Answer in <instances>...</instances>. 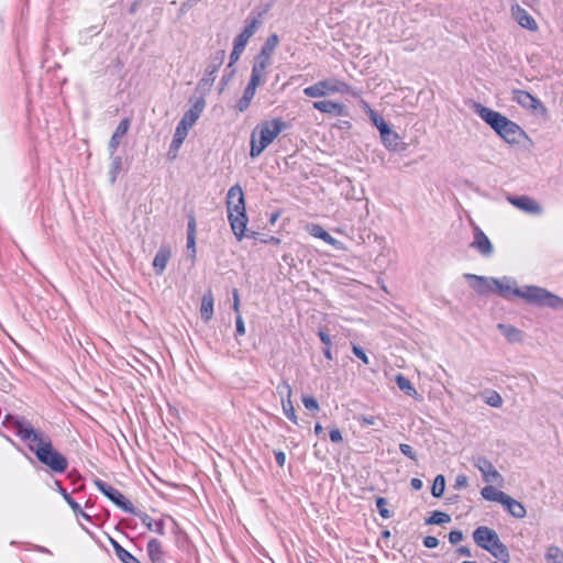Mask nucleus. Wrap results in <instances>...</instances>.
<instances>
[{"label": "nucleus", "mask_w": 563, "mask_h": 563, "mask_svg": "<svg viewBox=\"0 0 563 563\" xmlns=\"http://www.w3.org/2000/svg\"><path fill=\"white\" fill-rule=\"evenodd\" d=\"M278 43H279V37L277 34H271L265 43L263 44L262 48H261V52L260 54L264 55V56H268V57H272L275 48L278 46Z\"/></svg>", "instance_id": "c9c22d12"}, {"label": "nucleus", "mask_w": 563, "mask_h": 563, "mask_svg": "<svg viewBox=\"0 0 563 563\" xmlns=\"http://www.w3.org/2000/svg\"><path fill=\"white\" fill-rule=\"evenodd\" d=\"M187 135H188V131L187 130H185V129H183V128H180L178 125L176 126V130H175L172 143H170V146H169V151H168V155L169 156H173V157L176 156L177 151L179 150V147L184 143V141L187 137Z\"/></svg>", "instance_id": "72a5a7b5"}, {"label": "nucleus", "mask_w": 563, "mask_h": 563, "mask_svg": "<svg viewBox=\"0 0 563 563\" xmlns=\"http://www.w3.org/2000/svg\"><path fill=\"white\" fill-rule=\"evenodd\" d=\"M547 563H563V551L556 545H550L545 553Z\"/></svg>", "instance_id": "4c0bfd02"}, {"label": "nucleus", "mask_w": 563, "mask_h": 563, "mask_svg": "<svg viewBox=\"0 0 563 563\" xmlns=\"http://www.w3.org/2000/svg\"><path fill=\"white\" fill-rule=\"evenodd\" d=\"M146 552L152 563H167L163 544L158 539L152 538L148 540Z\"/></svg>", "instance_id": "4be33fe9"}, {"label": "nucleus", "mask_w": 563, "mask_h": 563, "mask_svg": "<svg viewBox=\"0 0 563 563\" xmlns=\"http://www.w3.org/2000/svg\"><path fill=\"white\" fill-rule=\"evenodd\" d=\"M271 65V57L258 54L255 57V62L252 68L250 81H254L257 85L263 82V76L266 68Z\"/></svg>", "instance_id": "aec40b11"}, {"label": "nucleus", "mask_w": 563, "mask_h": 563, "mask_svg": "<svg viewBox=\"0 0 563 563\" xmlns=\"http://www.w3.org/2000/svg\"><path fill=\"white\" fill-rule=\"evenodd\" d=\"M56 489L57 492L63 496L64 500L68 504V506L71 508L76 517H82L86 520L90 521V516L87 515L80 505L70 496V494L67 493V490L62 486L59 481H55Z\"/></svg>", "instance_id": "5701e85b"}, {"label": "nucleus", "mask_w": 563, "mask_h": 563, "mask_svg": "<svg viewBox=\"0 0 563 563\" xmlns=\"http://www.w3.org/2000/svg\"><path fill=\"white\" fill-rule=\"evenodd\" d=\"M318 336H319L320 341H321L324 345H327V346H331V344H332V342H331V338H330V334H329L327 331H324V330L320 329V330L318 331Z\"/></svg>", "instance_id": "680f3d73"}, {"label": "nucleus", "mask_w": 563, "mask_h": 563, "mask_svg": "<svg viewBox=\"0 0 563 563\" xmlns=\"http://www.w3.org/2000/svg\"><path fill=\"white\" fill-rule=\"evenodd\" d=\"M231 197H238V205L235 206V208L239 209V211L233 213L230 211L228 213V219L236 240L242 241L243 238L257 239V236L260 235L258 232L249 231L246 229L249 218L245 209L244 194L240 185L236 184L233 186Z\"/></svg>", "instance_id": "39448f33"}, {"label": "nucleus", "mask_w": 563, "mask_h": 563, "mask_svg": "<svg viewBox=\"0 0 563 563\" xmlns=\"http://www.w3.org/2000/svg\"><path fill=\"white\" fill-rule=\"evenodd\" d=\"M464 277L468 280L471 288L478 295L483 296L489 292H495L494 284H497V278L478 276L470 273L464 274Z\"/></svg>", "instance_id": "f8f14e48"}, {"label": "nucleus", "mask_w": 563, "mask_h": 563, "mask_svg": "<svg viewBox=\"0 0 563 563\" xmlns=\"http://www.w3.org/2000/svg\"><path fill=\"white\" fill-rule=\"evenodd\" d=\"M377 418L374 416H362L360 421L363 426H373L375 424Z\"/></svg>", "instance_id": "69168bd1"}, {"label": "nucleus", "mask_w": 563, "mask_h": 563, "mask_svg": "<svg viewBox=\"0 0 563 563\" xmlns=\"http://www.w3.org/2000/svg\"><path fill=\"white\" fill-rule=\"evenodd\" d=\"M451 521V516L442 511H433L430 517L426 519V525H444Z\"/></svg>", "instance_id": "ea45409f"}, {"label": "nucleus", "mask_w": 563, "mask_h": 563, "mask_svg": "<svg viewBox=\"0 0 563 563\" xmlns=\"http://www.w3.org/2000/svg\"><path fill=\"white\" fill-rule=\"evenodd\" d=\"M110 157L112 159L111 167H110V176H111L110 181L113 184L117 180V176L121 170L122 157L119 155H115V153L113 154V156H110Z\"/></svg>", "instance_id": "37998d69"}, {"label": "nucleus", "mask_w": 563, "mask_h": 563, "mask_svg": "<svg viewBox=\"0 0 563 563\" xmlns=\"http://www.w3.org/2000/svg\"><path fill=\"white\" fill-rule=\"evenodd\" d=\"M410 485L415 490H419L422 488L423 483L420 478L415 477L411 479Z\"/></svg>", "instance_id": "774afa93"}, {"label": "nucleus", "mask_w": 563, "mask_h": 563, "mask_svg": "<svg viewBox=\"0 0 563 563\" xmlns=\"http://www.w3.org/2000/svg\"><path fill=\"white\" fill-rule=\"evenodd\" d=\"M286 123L280 119L265 121L252 133L250 156L255 158L285 130Z\"/></svg>", "instance_id": "20e7f679"}, {"label": "nucleus", "mask_w": 563, "mask_h": 563, "mask_svg": "<svg viewBox=\"0 0 563 563\" xmlns=\"http://www.w3.org/2000/svg\"><path fill=\"white\" fill-rule=\"evenodd\" d=\"M233 310L236 312V314L240 313V296L238 289H233Z\"/></svg>", "instance_id": "0e129e2a"}, {"label": "nucleus", "mask_w": 563, "mask_h": 563, "mask_svg": "<svg viewBox=\"0 0 563 563\" xmlns=\"http://www.w3.org/2000/svg\"><path fill=\"white\" fill-rule=\"evenodd\" d=\"M398 388L408 396H416L417 390L412 386L411 382L402 374H398L395 378Z\"/></svg>", "instance_id": "e433bc0d"}, {"label": "nucleus", "mask_w": 563, "mask_h": 563, "mask_svg": "<svg viewBox=\"0 0 563 563\" xmlns=\"http://www.w3.org/2000/svg\"><path fill=\"white\" fill-rule=\"evenodd\" d=\"M232 191H233V186L229 189L228 195H227V209H228V213L230 211L232 213L239 211V209L235 208V206L238 205V197L232 198L231 197Z\"/></svg>", "instance_id": "8fccbe9b"}, {"label": "nucleus", "mask_w": 563, "mask_h": 563, "mask_svg": "<svg viewBox=\"0 0 563 563\" xmlns=\"http://www.w3.org/2000/svg\"><path fill=\"white\" fill-rule=\"evenodd\" d=\"M497 329L503 333V335L510 343H518V342L522 341V331L514 325L498 323Z\"/></svg>", "instance_id": "7c9ffc66"}, {"label": "nucleus", "mask_w": 563, "mask_h": 563, "mask_svg": "<svg viewBox=\"0 0 563 563\" xmlns=\"http://www.w3.org/2000/svg\"><path fill=\"white\" fill-rule=\"evenodd\" d=\"M247 24L242 30V32L234 38V44L245 48L249 40L254 35L257 29L261 25V21L257 18H253L246 21Z\"/></svg>", "instance_id": "412c9836"}, {"label": "nucleus", "mask_w": 563, "mask_h": 563, "mask_svg": "<svg viewBox=\"0 0 563 563\" xmlns=\"http://www.w3.org/2000/svg\"><path fill=\"white\" fill-rule=\"evenodd\" d=\"M313 108L323 113L344 115L345 106L343 103L334 102L331 100L314 101Z\"/></svg>", "instance_id": "b1692460"}, {"label": "nucleus", "mask_w": 563, "mask_h": 563, "mask_svg": "<svg viewBox=\"0 0 563 563\" xmlns=\"http://www.w3.org/2000/svg\"><path fill=\"white\" fill-rule=\"evenodd\" d=\"M512 16L518 24L529 31H537L538 23L536 20L519 4L511 7Z\"/></svg>", "instance_id": "a211bd4d"}, {"label": "nucleus", "mask_w": 563, "mask_h": 563, "mask_svg": "<svg viewBox=\"0 0 563 563\" xmlns=\"http://www.w3.org/2000/svg\"><path fill=\"white\" fill-rule=\"evenodd\" d=\"M423 545L428 549H434L439 544V540L433 536H427L423 538Z\"/></svg>", "instance_id": "bf43d9fd"}, {"label": "nucleus", "mask_w": 563, "mask_h": 563, "mask_svg": "<svg viewBox=\"0 0 563 563\" xmlns=\"http://www.w3.org/2000/svg\"><path fill=\"white\" fill-rule=\"evenodd\" d=\"M245 334V324L241 314H236L235 318V338Z\"/></svg>", "instance_id": "5fc2aeb1"}, {"label": "nucleus", "mask_w": 563, "mask_h": 563, "mask_svg": "<svg viewBox=\"0 0 563 563\" xmlns=\"http://www.w3.org/2000/svg\"><path fill=\"white\" fill-rule=\"evenodd\" d=\"M463 538H464V534L461 530H452L449 533V541L452 544H457L459 542H461L463 540Z\"/></svg>", "instance_id": "4d7b16f0"}, {"label": "nucleus", "mask_w": 563, "mask_h": 563, "mask_svg": "<svg viewBox=\"0 0 563 563\" xmlns=\"http://www.w3.org/2000/svg\"><path fill=\"white\" fill-rule=\"evenodd\" d=\"M95 485L97 486L99 492H101L107 498H109L117 507H119L120 509L128 514L136 515V508L117 488L112 487L111 485L107 484L106 482L99 478L95 481Z\"/></svg>", "instance_id": "1a4fd4ad"}, {"label": "nucleus", "mask_w": 563, "mask_h": 563, "mask_svg": "<svg viewBox=\"0 0 563 563\" xmlns=\"http://www.w3.org/2000/svg\"><path fill=\"white\" fill-rule=\"evenodd\" d=\"M495 285V292H498L504 298L509 295L525 299L528 303L538 307H548L555 310L563 309V298L539 286H525L517 287V282L510 277L497 279Z\"/></svg>", "instance_id": "f257e3e1"}, {"label": "nucleus", "mask_w": 563, "mask_h": 563, "mask_svg": "<svg viewBox=\"0 0 563 563\" xmlns=\"http://www.w3.org/2000/svg\"><path fill=\"white\" fill-rule=\"evenodd\" d=\"M256 240H260L264 244H279L280 239L273 235H263L260 233Z\"/></svg>", "instance_id": "13d9d810"}, {"label": "nucleus", "mask_w": 563, "mask_h": 563, "mask_svg": "<svg viewBox=\"0 0 563 563\" xmlns=\"http://www.w3.org/2000/svg\"><path fill=\"white\" fill-rule=\"evenodd\" d=\"M271 65V57L258 54L255 57V62L252 68L250 81H254L257 85L263 82V76L266 68Z\"/></svg>", "instance_id": "6ab92c4d"}, {"label": "nucleus", "mask_w": 563, "mask_h": 563, "mask_svg": "<svg viewBox=\"0 0 563 563\" xmlns=\"http://www.w3.org/2000/svg\"><path fill=\"white\" fill-rule=\"evenodd\" d=\"M369 118L373 124L378 129L380 134H388L389 125L387 122L374 110H369Z\"/></svg>", "instance_id": "a19ab883"}, {"label": "nucleus", "mask_w": 563, "mask_h": 563, "mask_svg": "<svg viewBox=\"0 0 563 563\" xmlns=\"http://www.w3.org/2000/svg\"><path fill=\"white\" fill-rule=\"evenodd\" d=\"M475 112L505 142L511 145L519 144L522 139L527 137V133L516 122L490 108L475 103Z\"/></svg>", "instance_id": "f03ea898"}, {"label": "nucleus", "mask_w": 563, "mask_h": 563, "mask_svg": "<svg viewBox=\"0 0 563 563\" xmlns=\"http://www.w3.org/2000/svg\"><path fill=\"white\" fill-rule=\"evenodd\" d=\"M376 508L382 518L388 519L391 517V512L387 509V500L384 497L376 498Z\"/></svg>", "instance_id": "a18cd8bd"}, {"label": "nucleus", "mask_w": 563, "mask_h": 563, "mask_svg": "<svg viewBox=\"0 0 563 563\" xmlns=\"http://www.w3.org/2000/svg\"><path fill=\"white\" fill-rule=\"evenodd\" d=\"M172 256L170 249L168 246H161L153 260V268L157 275H162L165 271L167 263Z\"/></svg>", "instance_id": "393cba45"}, {"label": "nucleus", "mask_w": 563, "mask_h": 563, "mask_svg": "<svg viewBox=\"0 0 563 563\" xmlns=\"http://www.w3.org/2000/svg\"><path fill=\"white\" fill-rule=\"evenodd\" d=\"M244 49L245 48L233 43V49L230 54V63L228 67H231L234 63H236L240 59V56L242 55Z\"/></svg>", "instance_id": "3c124183"}, {"label": "nucleus", "mask_w": 563, "mask_h": 563, "mask_svg": "<svg viewBox=\"0 0 563 563\" xmlns=\"http://www.w3.org/2000/svg\"><path fill=\"white\" fill-rule=\"evenodd\" d=\"M471 247L475 249L481 255L489 257L494 253V246L488 236L476 227L474 230V239L471 243Z\"/></svg>", "instance_id": "2eb2a0df"}, {"label": "nucleus", "mask_w": 563, "mask_h": 563, "mask_svg": "<svg viewBox=\"0 0 563 563\" xmlns=\"http://www.w3.org/2000/svg\"><path fill=\"white\" fill-rule=\"evenodd\" d=\"M310 234L314 238L321 239L327 244L332 245L336 249H340L339 245L341 244L336 239H334L328 231H325L321 225L313 224Z\"/></svg>", "instance_id": "2f4dec72"}, {"label": "nucleus", "mask_w": 563, "mask_h": 563, "mask_svg": "<svg viewBox=\"0 0 563 563\" xmlns=\"http://www.w3.org/2000/svg\"><path fill=\"white\" fill-rule=\"evenodd\" d=\"M445 490V477L442 474L435 476L433 485L431 487V494L435 498L443 496Z\"/></svg>", "instance_id": "58836bf2"}, {"label": "nucleus", "mask_w": 563, "mask_h": 563, "mask_svg": "<svg viewBox=\"0 0 563 563\" xmlns=\"http://www.w3.org/2000/svg\"><path fill=\"white\" fill-rule=\"evenodd\" d=\"M283 411L285 416L294 423H298V419L291 402V399H285L283 398L282 402Z\"/></svg>", "instance_id": "c03bdc74"}, {"label": "nucleus", "mask_w": 563, "mask_h": 563, "mask_svg": "<svg viewBox=\"0 0 563 563\" xmlns=\"http://www.w3.org/2000/svg\"><path fill=\"white\" fill-rule=\"evenodd\" d=\"M301 401L306 409L316 411L319 410V404L314 397L309 395H302Z\"/></svg>", "instance_id": "49530a36"}, {"label": "nucleus", "mask_w": 563, "mask_h": 563, "mask_svg": "<svg viewBox=\"0 0 563 563\" xmlns=\"http://www.w3.org/2000/svg\"><path fill=\"white\" fill-rule=\"evenodd\" d=\"M486 404L494 408H499L503 406V398L497 391H492V394L486 398Z\"/></svg>", "instance_id": "09e8293b"}, {"label": "nucleus", "mask_w": 563, "mask_h": 563, "mask_svg": "<svg viewBox=\"0 0 563 563\" xmlns=\"http://www.w3.org/2000/svg\"><path fill=\"white\" fill-rule=\"evenodd\" d=\"M275 461L278 464V466L283 467L286 463V455L283 451H276L274 452Z\"/></svg>", "instance_id": "e2e57ef3"}, {"label": "nucleus", "mask_w": 563, "mask_h": 563, "mask_svg": "<svg viewBox=\"0 0 563 563\" xmlns=\"http://www.w3.org/2000/svg\"><path fill=\"white\" fill-rule=\"evenodd\" d=\"M111 545L114 550L117 558L122 563H141L132 553L125 550L118 541L110 539Z\"/></svg>", "instance_id": "473e14b6"}, {"label": "nucleus", "mask_w": 563, "mask_h": 563, "mask_svg": "<svg viewBox=\"0 0 563 563\" xmlns=\"http://www.w3.org/2000/svg\"><path fill=\"white\" fill-rule=\"evenodd\" d=\"M27 445L38 462L47 466L52 472L57 474L66 472L68 461L65 455L54 449L52 440L47 434L41 432L40 440H35Z\"/></svg>", "instance_id": "7ed1b4c3"}, {"label": "nucleus", "mask_w": 563, "mask_h": 563, "mask_svg": "<svg viewBox=\"0 0 563 563\" xmlns=\"http://www.w3.org/2000/svg\"><path fill=\"white\" fill-rule=\"evenodd\" d=\"M234 71L235 70L232 69L229 74H225V75L222 76V78H221V86L222 87H221L220 91H222L224 89V87L228 85V82L231 79V77L233 76Z\"/></svg>", "instance_id": "338daca9"}, {"label": "nucleus", "mask_w": 563, "mask_h": 563, "mask_svg": "<svg viewBox=\"0 0 563 563\" xmlns=\"http://www.w3.org/2000/svg\"><path fill=\"white\" fill-rule=\"evenodd\" d=\"M351 87L346 82L331 78L320 80L314 85L306 87L303 93L309 98H320L334 92L349 93Z\"/></svg>", "instance_id": "0eeeda50"}, {"label": "nucleus", "mask_w": 563, "mask_h": 563, "mask_svg": "<svg viewBox=\"0 0 563 563\" xmlns=\"http://www.w3.org/2000/svg\"><path fill=\"white\" fill-rule=\"evenodd\" d=\"M5 428H12L22 441L33 443L35 440H40V433L42 431L35 430L32 423L22 416L7 415L3 420Z\"/></svg>", "instance_id": "6e6552de"}, {"label": "nucleus", "mask_w": 563, "mask_h": 563, "mask_svg": "<svg viewBox=\"0 0 563 563\" xmlns=\"http://www.w3.org/2000/svg\"><path fill=\"white\" fill-rule=\"evenodd\" d=\"M510 203L518 209L532 214H540L542 212L541 206L528 196L509 197Z\"/></svg>", "instance_id": "dca6fc26"}, {"label": "nucleus", "mask_w": 563, "mask_h": 563, "mask_svg": "<svg viewBox=\"0 0 563 563\" xmlns=\"http://www.w3.org/2000/svg\"><path fill=\"white\" fill-rule=\"evenodd\" d=\"M142 523L151 531H154L156 532L157 534L159 536H164L165 534V523H164V520H153V518L145 514V512H141V511H137L136 510V515Z\"/></svg>", "instance_id": "bb28decb"}, {"label": "nucleus", "mask_w": 563, "mask_h": 563, "mask_svg": "<svg viewBox=\"0 0 563 563\" xmlns=\"http://www.w3.org/2000/svg\"><path fill=\"white\" fill-rule=\"evenodd\" d=\"M352 352L353 354L360 358L364 364H369V360H368V356L366 355L365 351L358 346V345H353L352 346Z\"/></svg>", "instance_id": "864d4df0"}, {"label": "nucleus", "mask_w": 563, "mask_h": 563, "mask_svg": "<svg viewBox=\"0 0 563 563\" xmlns=\"http://www.w3.org/2000/svg\"><path fill=\"white\" fill-rule=\"evenodd\" d=\"M382 141L384 145L389 150H397L399 136L396 132H393L390 128H388V134H380Z\"/></svg>", "instance_id": "79ce46f5"}, {"label": "nucleus", "mask_w": 563, "mask_h": 563, "mask_svg": "<svg viewBox=\"0 0 563 563\" xmlns=\"http://www.w3.org/2000/svg\"><path fill=\"white\" fill-rule=\"evenodd\" d=\"M196 218L191 212L188 214V225H187V249L190 251V256L192 258L196 257Z\"/></svg>", "instance_id": "cd10ccee"}, {"label": "nucleus", "mask_w": 563, "mask_h": 563, "mask_svg": "<svg viewBox=\"0 0 563 563\" xmlns=\"http://www.w3.org/2000/svg\"><path fill=\"white\" fill-rule=\"evenodd\" d=\"M501 505L512 517L517 519H522L527 515L525 506L509 495L506 496Z\"/></svg>", "instance_id": "a878e982"}, {"label": "nucleus", "mask_w": 563, "mask_h": 563, "mask_svg": "<svg viewBox=\"0 0 563 563\" xmlns=\"http://www.w3.org/2000/svg\"><path fill=\"white\" fill-rule=\"evenodd\" d=\"M468 486V478L466 475L464 474H459L455 478V483L453 485L454 489H463V488H466Z\"/></svg>", "instance_id": "6e6d98bb"}, {"label": "nucleus", "mask_w": 563, "mask_h": 563, "mask_svg": "<svg viewBox=\"0 0 563 563\" xmlns=\"http://www.w3.org/2000/svg\"><path fill=\"white\" fill-rule=\"evenodd\" d=\"M213 301H214L213 294L209 289L203 294L202 299H201V307H200L201 319L205 322H208L212 319Z\"/></svg>", "instance_id": "c85d7f7f"}, {"label": "nucleus", "mask_w": 563, "mask_h": 563, "mask_svg": "<svg viewBox=\"0 0 563 563\" xmlns=\"http://www.w3.org/2000/svg\"><path fill=\"white\" fill-rule=\"evenodd\" d=\"M474 542L483 550L489 552L503 563L510 561L508 548L500 541L497 532L486 526L477 527L473 532Z\"/></svg>", "instance_id": "423d86ee"}, {"label": "nucleus", "mask_w": 563, "mask_h": 563, "mask_svg": "<svg viewBox=\"0 0 563 563\" xmlns=\"http://www.w3.org/2000/svg\"><path fill=\"white\" fill-rule=\"evenodd\" d=\"M130 125H131V120L129 118H124L120 121V123L115 128V130L109 141V144H108V150H109L110 156H113V154L117 152V150L121 143V139L128 133Z\"/></svg>", "instance_id": "f3484780"}, {"label": "nucleus", "mask_w": 563, "mask_h": 563, "mask_svg": "<svg viewBox=\"0 0 563 563\" xmlns=\"http://www.w3.org/2000/svg\"><path fill=\"white\" fill-rule=\"evenodd\" d=\"M258 86L260 85L255 84L254 81H249L244 89L243 96L236 103V108L240 112H244L250 107Z\"/></svg>", "instance_id": "c756f323"}, {"label": "nucleus", "mask_w": 563, "mask_h": 563, "mask_svg": "<svg viewBox=\"0 0 563 563\" xmlns=\"http://www.w3.org/2000/svg\"><path fill=\"white\" fill-rule=\"evenodd\" d=\"M205 107H206V101H205L203 97L197 98L192 102L189 110H187L184 113L181 120L179 121V123L177 125L189 131V129L197 122V120L203 112Z\"/></svg>", "instance_id": "ddd939ff"}, {"label": "nucleus", "mask_w": 563, "mask_h": 563, "mask_svg": "<svg viewBox=\"0 0 563 563\" xmlns=\"http://www.w3.org/2000/svg\"><path fill=\"white\" fill-rule=\"evenodd\" d=\"M225 58V51L219 49L212 56L208 67L205 70L203 77L198 82V89H210L217 77L219 68L222 66Z\"/></svg>", "instance_id": "9d476101"}, {"label": "nucleus", "mask_w": 563, "mask_h": 563, "mask_svg": "<svg viewBox=\"0 0 563 563\" xmlns=\"http://www.w3.org/2000/svg\"><path fill=\"white\" fill-rule=\"evenodd\" d=\"M484 499L489 501H496L499 504H503L504 499L506 498L507 494L497 489L496 487L492 485H487L484 488H482L481 492Z\"/></svg>", "instance_id": "f704fd0d"}, {"label": "nucleus", "mask_w": 563, "mask_h": 563, "mask_svg": "<svg viewBox=\"0 0 563 563\" xmlns=\"http://www.w3.org/2000/svg\"><path fill=\"white\" fill-rule=\"evenodd\" d=\"M329 438L333 443H339L343 441L342 433L338 428H333L330 430Z\"/></svg>", "instance_id": "052dcab7"}, {"label": "nucleus", "mask_w": 563, "mask_h": 563, "mask_svg": "<svg viewBox=\"0 0 563 563\" xmlns=\"http://www.w3.org/2000/svg\"><path fill=\"white\" fill-rule=\"evenodd\" d=\"M277 393L280 395L282 399L285 398V399H290L291 398V387L290 385L286 382V380H283L278 386H277Z\"/></svg>", "instance_id": "de8ad7c7"}, {"label": "nucleus", "mask_w": 563, "mask_h": 563, "mask_svg": "<svg viewBox=\"0 0 563 563\" xmlns=\"http://www.w3.org/2000/svg\"><path fill=\"white\" fill-rule=\"evenodd\" d=\"M399 450L405 456L409 457L411 461H415V462L417 461V455H416L413 449L409 444L400 443Z\"/></svg>", "instance_id": "603ef678"}, {"label": "nucleus", "mask_w": 563, "mask_h": 563, "mask_svg": "<svg viewBox=\"0 0 563 563\" xmlns=\"http://www.w3.org/2000/svg\"><path fill=\"white\" fill-rule=\"evenodd\" d=\"M473 465L482 473L483 479L486 483H503L501 474L494 467L493 463L485 456H477L473 459Z\"/></svg>", "instance_id": "9b49d317"}, {"label": "nucleus", "mask_w": 563, "mask_h": 563, "mask_svg": "<svg viewBox=\"0 0 563 563\" xmlns=\"http://www.w3.org/2000/svg\"><path fill=\"white\" fill-rule=\"evenodd\" d=\"M512 100L525 109H529L532 111H538L540 109L542 112H545V108L541 103V101L528 91L514 89Z\"/></svg>", "instance_id": "4468645a"}]
</instances>
